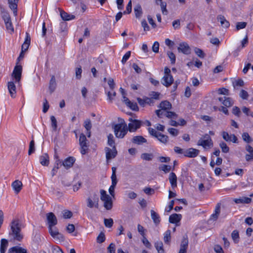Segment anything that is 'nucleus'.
Instances as JSON below:
<instances>
[{"instance_id":"obj_1","label":"nucleus","mask_w":253,"mask_h":253,"mask_svg":"<svg viewBox=\"0 0 253 253\" xmlns=\"http://www.w3.org/2000/svg\"><path fill=\"white\" fill-rule=\"evenodd\" d=\"M129 123L128 127L124 120H122L119 124H116L114 127V133L116 137L123 138L127 133L128 130L130 132H134L141 126L140 121L129 118Z\"/></svg>"},{"instance_id":"obj_2","label":"nucleus","mask_w":253,"mask_h":253,"mask_svg":"<svg viewBox=\"0 0 253 253\" xmlns=\"http://www.w3.org/2000/svg\"><path fill=\"white\" fill-rule=\"evenodd\" d=\"M11 232L9 233L14 240L20 241L23 238V235L21 233V227L19 220L15 219L11 223Z\"/></svg>"},{"instance_id":"obj_3","label":"nucleus","mask_w":253,"mask_h":253,"mask_svg":"<svg viewBox=\"0 0 253 253\" xmlns=\"http://www.w3.org/2000/svg\"><path fill=\"white\" fill-rule=\"evenodd\" d=\"M197 145L206 149L212 147L213 146V143L210 136L208 134H206L199 139L197 142Z\"/></svg>"},{"instance_id":"obj_4","label":"nucleus","mask_w":253,"mask_h":253,"mask_svg":"<svg viewBox=\"0 0 253 253\" xmlns=\"http://www.w3.org/2000/svg\"><path fill=\"white\" fill-rule=\"evenodd\" d=\"M100 199L104 202V207L107 210H110L113 206V203L111 197L107 194L104 190H100Z\"/></svg>"},{"instance_id":"obj_5","label":"nucleus","mask_w":253,"mask_h":253,"mask_svg":"<svg viewBox=\"0 0 253 253\" xmlns=\"http://www.w3.org/2000/svg\"><path fill=\"white\" fill-rule=\"evenodd\" d=\"M86 206L89 208H99V198L97 194L94 193L86 199Z\"/></svg>"},{"instance_id":"obj_6","label":"nucleus","mask_w":253,"mask_h":253,"mask_svg":"<svg viewBox=\"0 0 253 253\" xmlns=\"http://www.w3.org/2000/svg\"><path fill=\"white\" fill-rule=\"evenodd\" d=\"M2 18L4 21L7 31L11 34L13 33L14 28L9 14L7 12H3L2 15Z\"/></svg>"},{"instance_id":"obj_7","label":"nucleus","mask_w":253,"mask_h":253,"mask_svg":"<svg viewBox=\"0 0 253 253\" xmlns=\"http://www.w3.org/2000/svg\"><path fill=\"white\" fill-rule=\"evenodd\" d=\"M86 141L85 135L83 133L81 134L79 138V143L81 147V153L83 155H84L88 149Z\"/></svg>"},{"instance_id":"obj_8","label":"nucleus","mask_w":253,"mask_h":253,"mask_svg":"<svg viewBox=\"0 0 253 253\" xmlns=\"http://www.w3.org/2000/svg\"><path fill=\"white\" fill-rule=\"evenodd\" d=\"M105 151L106 153V158L107 161L114 159L117 155V151L116 147H114L112 149L108 147H106Z\"/></svg>"},{"instance_id":"obj_9","label":"nucleus","mask_w":253,"mask_h":253,"mask_svg":"<svg viewBox=\"0 0 253 253\" xmlns=\"http://www.w3.org/2000/svg\"><path fill=\"white\" fill-rule=\"evenodd\" d=\"M178 52L188 55L191 53V50L189 45L185 42H181L177 48Z\"/></svg>"},{"instance_id":"obj_10","label":"nucleus","mask_w":253,"mask_h":253,"mask_svg":"<svg viewBox=\"0 0 253 253\" xmlns=\"http://www.w3.org/2000/svg\"><path fill=\"white\" fill-rule=\"evenodd\" d=\"M221 135L223 139L227 142H232L233 143H236L238 142V139L234 134L229 135L226 131H222Z\"/></svg>"},{"instance_id":"obj_11","label":"nucleus","mask_w":253,"mask_h":253,"mask_svg":"<svg viewBox=\"0 0 253 253\" xmlns=\"http://www.w3.org/2000/svg\"><path fill=\"white\" fill-rule=\"evenodd\" d=\"M47 220L48 227H53L57 224V219L54 214L52 212H49L46 214Z\"/></svg>"},{"instance_id":"obj_12","label":"nucleus","mask_w":253,"mask_h":253,"mask_svg":"<svg viewBox=\"0 0 253 253\" xmlns=\"http://www.w3.org/2000/svg\"><path fill=\"white\" fill-rule=\"evenodd\" d=\"M22 71V67L21 65H16L13 71L12 76L17 82H19L21 79Z\"/></svg>"},{"instance_id":"obj_13","label":"nucleus","mask_w":253,"mask_h":253,"mask_svg":"<svg viewBox=\"0 0 253 253\" xmlns=\"http://www.w3.org/2000/svg\"><path fill=\"white\" fill-rule=\"evenodd\" d=\"M199 153V150L190 148L185 150L184 156L189 158H194L198 156Z\"/></svg>"},{"instance_id":"obj_14","label":"nucleus","mask_w":253,"mask_h":253,"mask_svg":"<svg viewBox=\"0 0 253 253\" xmlns=\"http://www.w3.org/2000/svg\"><path fill=\"white\" fill-rule=\"evenodd\" d=\"M188 245V240L187 237H183L181 244L180 250L178 253H186Z\"/></svg>"},{"instance_id":"obj_15","label":"nucleus","mask_w":253,"mask_h":253,"mask_svg":"<svg viewBox=\"0 0 253 253\" xmlns=\"http://www.w3.org/2000/svg\"><path fill=\"white\" fill-rule=\"evenodd\" d=\"M219 102L226 107H229L233 104V101L230 97L223 96L218 98Z\"/></svg>"},{"instance_id":"obj_16","label":"nucleus","mask_w":253,"mask_h":253,"mask_svg":"<svg viewBox=\"0 0 253 253\" xmlns=\"http://www.w3.org/2000/svg\"><path fill=\"white\" fill-rule=\"evenodd\" d=\"M173 82V79L171 75L164 76L161 80L162 84L166 87L170 86Z\"/></svg>"},{"instance_id":"obj_17","label":"nucleus","mask_w":253,"mask_h":253,"mask_svg":"<svg viewBox=\"0 0 253 253\" xmlns=\"http://www.w3.org/2000/svg\"><path fill=\"white\" fill-rule=\"evenodd\" d=\"M75 161V159L74 157H69L66 158L63 162L62 165H63L66 169H68L73 166Z\"/></svg>"},{"instance_id":"obj_18","label":"nucleus","mask_w":253,"mask_h":253,"mask_svg":"<svg viewBox=\"0 0 253 253\" xmlns=\"http://www.w3.org/2000/svg\"><path fill=\"white\" fill-rule=\"evenodd\" d=\"M22 183L21 181L16 180L12 182L11 186L15 193L18 194L21 191L22 188Z\"/></svg>"},{"instance_id":"obj_19","label":"nucleus","mask_w":253,"mask_h":253,"mask_svg":"<svg viewBox=\"0 0 253 253\" xmlns=\"http://www.w3.org/2000/svg\"><path fill=\"white\" fill-rule=\"evenodd\" d=\"M31 42V38L29 34L26 33V36L25 39V41L21 47V50L25 52L27 51L29 47Z\"/></svg>"},{"instance_id":"obj_20","label":"nucleus","mask_w":253,"mask_h":253,"mask_svg":"<svg viewBox=\"0 0 253 253\" xmlns=\"http://www.w3.org/2000/svg\"><path fill=\"white\" fill-rule=\"evenodd\" d=\"M49 232L51 236L54 238H58L59 239H63V236L58 231L56 228H52V227H48Z\"/></svg>"},{"instance_id":"obj_21","label":"nucleus","mask_w":253,"mask_h":253,"mask_svg":"<svg viewBox=\"0 0 253 253\" xmlns=\"http://www.w3.org/2000/svg\"><path fill=\"white\" fill-rule=\"evenodd\" d=\"M8 253H27V250L19 246H14L10 248Z\"/></svg>"},{"instance_id":"obj_22","label":"nucleus","mask_w":253,"mask_h":253,"mask_svg":"<svg viewBox=\"0 0 253 253\" xmlns=\"http://www.w3.org/2000/svg\"><path fill=\"white\" fill-rule=\"evenodd\" d=\"M182 218L180 214L174 213L170 215L169 217V221L171 223H177L179 222Z\"/></svg>"},{"instance_id":"obj_23","label":"nucleus","mask_w":253,"mask_h":253,"mask_svg":"<svg viewBox=\"0 0 253 253\" xmlns=\"http://www.w3.org/2000/svg\"><path fill=\"white\" fill-rule=\"evenodd\" d=\"M40 162L42 165L47 166L49 163V156L47 154L44 153L40 157Z\"/></svg>"},{"instance_id":"obj_24","label":"nucleus","mask_w":253,"mask_h":253,"mask_svg":"<svg viewBox=\"0 0 253 253\" xmlns=\"http://www.w3.org/2000/svg\"><path fill=\"white\" fill-rule=\"evenodd\" d=\"M252 200L251 198L246 197L236 198L233 200L236 204H249L252 202Z\"/></svg>"},{"instance_id":"obj_25","label":"nucleus","mask_w":253,"mask_h":253,"mask_svg":"<svg viewBox=\"0 0 253 253\" xmlns=\"http://www.w3.org/2000/svg\"><path fill=\"white\" fill-rule=\"evenodd\" d=\"M246 150L249 153L245 156L246 161H250L253 160V148L251 146L247 145L246 147Z\"/></svg>"},{"instance_id":"obj_26","label":"nucleus","mask_w":253,"mask_h":253,"mask_svg":"<svg viewBox=\"0 0 253 253\" xmlns=\"http://www.w3.org/2000/svg\"><path fill=\"white\" fill-rule=\"evenodd\" d=\"M56 88V79L54 76H52L49 82V90L50 93H52Z\"/></svg>"},{"instance_id":"obj_27","label":"nucleus","mask_w":253,"mask_h":253,"mask_svg":"<svg viewBox=\"0 0 253 253\" xmlns=\"http://www.w3.org/2000/svg\"><path fill=\"white\" fill-rule=\"evenodd\" d=\"M169 179L172 188H175L177 186V177L174 172L170 173Z\"/></svg>"},{"instance_id":"obj_28","label":"nucleus","mask_w":253,"mask_h":253,"mask_svg":"<svg viewBox=\"0 0 253 253\" xmlns=\"http://www.w3.org/2000/svg\"><path fill=\"white\" fill-rule=\"evenodd\" d=\"M8 89L11 97H15V94L16 93V86L13 82H9L8 83Z\"/></svg>"},{"instance_id":"obj_29","label":"nucleus","mask_w":253,"mask_h":253,"mask_svg":"<svg viewBox=\"0 0 253 253\" xmlns=\"http://www.w3.org/2000/svg\"><path fill=\"white\" fill-rule=\"evenodd\" d=\"M132 142L133 143L140 145L143 143H146L147 140L142 136H136L133 137Z\"/></svg>"},{"instance_id":"obj_30","label":"nucleus","mask_w":253,"mask_h":253,"mask_svg":"<svg viewBox=\"0 0 253 253\" xmlns=\"http://www.w3.org/2000/svg\"><path fill=\"white\" fill-rule=\"evenodd\" d=\"M217 19L220 22L221 26L223 27L228 28L230 26L229 22L226 20L223 16L219 15L217 16Z\"/></svg>"},{"instance_id":"obj_31","label":"nucleus","mask_w":253,"mask_h":253,"mask_svg":"<svg viewBox=\"0 0 253 253\" xmlns=\"http://www.w3.org/2000/svg\"><path fill=\"white\" fill-rule=\"evenodd\" d=\"M18 1L19 0H8L9 7L11 9L13 10V12L15 14H16L17 13V3Z\"/></svg>"},{"instance_id":"obj_32","label":"nucleus","mask_w":253,"mask_h":253,"mask_svg":"<svg viewBox=\"0 0 253 253\" xmlns=\"http://www.w3.org/2000/svg\"><path fill=\"white\" fill-rule=\"evenodd\" d=\"M56 157L57 159L55 161L54 166L51 170V175L52 176L56 174L59 167L62 165L61 161L57 158V157L56 156Z\"/></svg>"},{"instance_id":"obj_33","label":"nucleus","mask_w":253,"mask_h":253,"mask_svg":"<svg viewBox=\"0 0 253 253\" xmlns=\"http://www.w3.org/2000/svg\"><path fill=\"white\" fill-rule=\"evenodd\" d=\"M161 109L168 111L171 108V104L168 101H163L161 102L159 106Z\"/></svg>"},{"instance_id":"obj_34","label":"nucleus","mask_w":253,"mask_h":253,"mask_svg":"<svg viewBox=\"0 0 253 253\" xmlns=\"http://www.w3.org/2000/svg\"><path fill=\"white\" fill-rule=\"evenodd\" d=\"M60 16L62 19L65 21H68L75 19V16L73 15H70L64 11H60Z\"/></svg>"},{"instance_id":"obj_35","label":"nucleus","mask_w":253,"mask_h":253,"mask_svg":"<svg viewBox=\"0 0 253 253\" xmlns=\"http://www.w3.org/2000/svg\"><path fill=\"white\" fill-rule=\"evenodd\" d=\"M135 16L137 18H140L142 14V9L139 4H136L134 8Z\"/></svg>"},{"instance_id":"obj_36","label":"nucleus","mask_w":253,"mask_h":253,"mask_svg":"<svg viewBox=\"0 0 253 253\" xmlns=\"http://www.w3.org/2000/svg\"><path fill=\"white\" fill-rule=\"evenodd\" d=\"M150 212L151 216L154 222L156 224H159L160 222V217L159 215L153 210H151Z\"/></svg>"},{"instance_id":"obj_37","label":"nucleus","mask_w":253,"mask_h":253,"mask_svg":"<svg viewBox=\"0 0 253 253\" xmlns=\"http://www.w3.org/2000/svg\"><path fill=\"white\" fill-rule=\"evenodd\" d=\"M8 241L6 239H2L0 241V252L5 253V250L8 247Z\"/></svg>"},{"instance_id":"obj_38","label":"nucleus","mask_w":253,"mask_h":253,"mask_svg":"<svg viewBox=\"0 0 253 253\" xmlns=\"http://www.w3.org/2000/svg\"><path fill=\"white\" fill-rule=\"evenodd\" d=\"M84 126L86 129L87 131V135L88 137H90V129L91 128L92 126L90 120L89 119H86L84 122Z\"/></svg>"},{"instance_id":"obj_39","label":"nucleus","mask_w":253,"mask_h":253,"mask_svg":"<svg viewBox=\"0 0 253 253\" xmlns=\"http://www.w3.org/2000/svg\"><path fill=\"white\" fill-rule=\"evenodd\" d=\"M220 213V206L217 205L215 209L214 212L210 217V220L215 221L218 218Z\"/></svg>"},{"instance_id":"obj_40","label":"nucleus","mask_w":253,"mask_h":253,"mask_svg":"<svg viewBox=\"0 0 253 253\" xmlns=\"http://www.w3.org/2000/svg\"><path fill=\"white\" fill-rule=\"evenodd\" d=\"M231 237L235 244L238 243L240 239L238 231L237 230H233L231 233Z\"/></svg>"},{"instance_id":"obj_41","label":"nucleus","mask_w":253,"mask_h":253,"mask_svg":"<svg viewBox=\"0 0 253 253\" xmlns=\"http://www.w3.org/2000/svg\"><path fill=\"white\" fill-rule=\"evenodd\" d=\"M155 247L158 253H165L163 244L161 241H157L155 244Z\"/></svg>"},{"instance_id":"obj_42","label":"nucleus","mask_w":253,"mask_h":253,"mask_svg":"<svg viewBox=\"0 0 253 253\" xmlns=\"http://www.w3.org/2000/svg\"><path fill=\"white\" fill-rule=\"evenodd\" d=\"M161 142L166 144L168 141L169 137L167 135L159 133L156 137Z\"/></svg>"},{"instance_id":"obj_43","label":"nucleus","mask_w":253,"mask_h":253,"mask_svg":"<svg viewBox=\"0 0 253 253\" xmlns=\"http://www.w3.org/2000/svg\"><path fill=\"white\" fill-rule=\"evenodd\" d=\"M170 230H168L167 231H166V232L164 234V241L166 244H169L170 241Z\"/></svg>"},{"instance_id":"obj_44","label":"nucleus","mask_w":253,"mask_h":253,"mask_svg":"<svg viewBox=\"0 0 253 253\" xmlns=\"http://www.w3.org/2000/svg\"><path fill=\"white\" fill-rule=\"evenodd\" d=\"M118 180H112V185L110 186L109 189V192L110 195L112 196H114V189L117 185Z\"/></svg>"},{"instance_id":"obj_45","label":"nucleus","mask_w":253,"mask_h":253,"mask_svg":"<svg viewBox=\"0 0 253 253\" xmlns=\"http://www.w3.org/2000/svg\"><path fill=\"white\" fill-rule=\"evenodd\" d=\"M154 156L151 153H143L141 155V158L146 161H151L153 158Z\"/></svg>"},{"instance_id":"obj_46","label":"nucleus","mask_w":253,"mask_h":253,"mask_svg":"<svg viewBox=\"0 0 253 253\" xmlns=\"http://www.w3.org/2000/svg\"><path fill=\"white\" fill-rule=\"evenodd\" d=\"M105 226L107 228H111L113 226L114 222L112 218H105L104 219Z\"/></svg>"},{"instance_id":"obj_47","label":"nucleus","mask_w":253,"mask_h":253,"mask_svg":"<svg viewBox=\"0 0 253 253\" xmlns=\"http://www.w3.org/2000/svg\"><path fill=\"white\" fill-rule=\"evenodd\" d=\"M219 146L221 148L222 152L226 153L229 152V148L224 142H221L219 143Z\"/></svg>"},{"instance_id":"obj_48","label":"nucleus","mask_w":253,"mask_h":253,"mask_svg":"<svg viewBox=\"0 0 253 253\" xmlns=\"http://www.w3.org/2000/svg\"><path fill=\"white\" fill-rule=\"evenodd\" d=\"M105 240V235L103 232H101L97 237L96 241L98 243L101 244Z\"/></svg>"},{"instance_id":"obj_49","label":"nucleus","mask_w":253,"mask_h":253,"mask_svg":"<svg viewBox=\"0 0 253 253\" xmlns=\"http://www.w3.org/2000/svg\"><path fill=\"white\" fill-rule=\"evenodd\" d=\"M108 144L110 146L114 148V147H116L115 145V141L114 140V136L113 134H109L108 135Z\"/></svg>"},{"instance_id":"obj_50","label":"nucleus","mask_w":253,"mask_h":253,"mask_svg":"<svg viewBox=\"0 0 253 253\" xmlns=\"http://www.w3.org/2000/svg\"><path fill=\"white\" fill-rule=\"evenodd\" d=\"M50 120L51 122V126L53 130L55 131L57 127V122L54 116H51L50 117Z\"/></svg>"},{"instance_id":"obj_51","label":"nucleus","mask_w":253,"mask_h":253,"mask_svg":"<svg viewBox=\"0 0 253 253\" xmlns=\"http://www.w3.org/2000/svg\"><path fill=\"white\" fill-rule=\"evenodd\" d=\"M167 112L166 110H163L162 109L157 110L155 113L157 116L160 118H162L164 116H166L165 113Z\"/></svg>"},{"instance_id":"obj_52","label":"nucleus","mask_w":253,"mask_h":253,"mask_svg":"<svg viewBox=\"0 0 253 253\" xmlns=\"http://www.w3.org/2000/svg\"><path fill=\"white\" fill-rule=\"evenodd\" d=\"M166 117L169 119H176L177 118V115L176 113L173 112L168 111L165 113Z\"/></svg>"},{"instance_id":"obj_53","label":"nucleus","mask_w":253,"mask_h":253,"mask_svg":"<svg viewBox=\"0 0 253 253\" xmlns=\"http://www.w3.org/2000/svg\"><path fill=\"white\" fill-rule=\"evenodd\" d=\"M242 138L243 140L247 143H250L252 141V138L249 135V133L248 132H244L242 134Z\"/></svg>"},{"instance_id":"obj_54","label":"nucleus","mask_w":253,"mask_h":253,"mask_svg":"<svg viewBox=\"0 0 253 253\" xmlns=\"http://www.w3.org/2000/svg\"><path fill=\"white\" fill-rule=\"evenodd\" d=\"M63 217L65 219L70 218L72 215V212L68 210H64L62 211Z\"/></svg>"},{"instance_id":"obj_55","label":"nucleus","mask_w":253,"mask_h":253,"mask_svg":"<svg viewBox=\"0 0 253 253\" xmlns=\"http://www.w3.org/2000/svg\"><path fill=\"white\" fill-rule=\"evenodd\" d=\"M194 51L199 57L201 58H204L205 54L201 49L196 47L194 49Z\"/></svg>"},{"instance_id":"obj_56","label":"nucleus","mask_w":253,"mask_h":253,"mask_svg":"<svg viewBox=\"0 0 253 253\" xmlns=\"http://www.w3.org/2000/svg\"><path fill=\"white\" fill-rule=\"evenodd\" d=\"M167 55L170 60L171 64H174L175 62V56L174 54L171 51H168Z\"/></svg>"},{"instance_id":"obj_57","label":"nucleus","mask_w":253,"mask_h":253,"mask_svg":"<svg viewBox=\"0 0 253 253\" xmlns=\"http://www.w3.org/2000/svg\"><path fill=\"white\" fill-rule=\"evenodd\" d=\"M34 151H35V142L33 140H32L30 142L28 154L29 155H30Z\"/></svg>"},{"instance_id":"obj_58","label":"nucleus","mask_w":253,"mask_h":253,"mask_svg":"<svg viewBox=\"0 0 253 253\" xmlns=\"http://www.w3.org/2000/svg\"><path fill=\"white\" fill-rule=\"evenodd\" d=\"M247 23L245 22H238L236 24V28L237 30L242 29L246 27Z\"/></svg>"},{"instance_id":"obj_59","label":"nucleus","mask_w":253,"mask_h":253,"mask_svg":"<svg viewBox=\"0 0 253 253\" xmlns=\"http://www.w3.org/2000/svg\"><path fill=\"white\" fill-rule=\"evenodd\" d=\"M127 106L129 107L131 110L133 111L138 110V107L137 106V103L135 102H130V103L127 105Z\"/></svg>"},{"instance_id":"obj_60","label":"nucleus","mask_w":253,"mask_h":253,"mask_svg":"<svg viewBox=\"0 0 253 253\" xmlns=\"http://www.w3.org/2000/svg\"><path fill=\"white\" fill-rule=\"evenodd\" d=\"M131 52L128 51L126 53V54L123 56V58L122 59V63L123 64H125L126 61L129 59L130 56Z\"/></svg>"},{"instance_id":"obj_61","label":"nucleus","mask_w":253,"mask_h":253,"mask_svg":"<svg viewBox=\"0 0 253 253\" xmlns=\"http://www.w3.org/2000/svg\"><path fill=\"white\" fill-rule=\"evenodd\" d=\"M49 106L47 100L46 98L44 99L43 103V109H42V112L44 113H45L47 112L49 109Z\"/></svg>"},{"instance_id":"obj_62","label":"nucleus","mask_w":253,"mask_h":253,"mask_svg":"<svg viewBox=\"0 0 253 253\" xmlns=\"http://www.w3.org/2000/svg\"><path fill=\"white\" fill-rule=\"evenodd\" d=\"M168 132L172 136H176L178 134V130L174 128H169L168 130Z\"/></svg>"},{"instance_id":"obj_63","label":"nucleus","mask_w":253,"mask_h":253,"mask_svg":"<svg viewBox=\"0 0 253 253\" xmlns=\"http://www.w3.org/2000/svg\"><path fill=\"white\" fill-rule=\"evenodd\" d=\"M107 251L109 253H115V245L111 243L107 247Z\"/></svg>"},{"instance_id":"obj_64","label":"nucleus","mask_w":253,"mask_h":253,"mask_svg":"<svg viewBox=\"0 0 253 253\" xmlns=\"http://www.w3.org/2000/svg\"><path fill=\"white\" fill-rule=\"evenodd\" d=\"M213 249L216 253H224L223 250L220 245H214Z\"/></svg>"}]
</instances>
